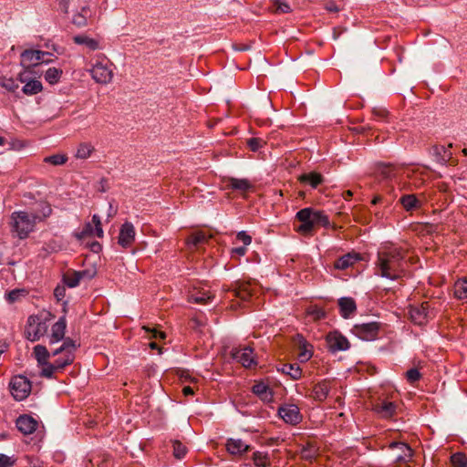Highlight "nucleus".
<instances>
[{
    "label": "nucleus",
    "mask_w": 467,
    "mask_h": 467,
    "mask_svg": "<svg viewBox=\"0 0 467 467\" xmlns=\"http://www.w3.org/2000/svg\"><path fill=\"white\" fill-rule=\"evenodd\" d=\"M273 13L287 14L291 12L290 5L284 0H274L271 7Z\"/></svg>",
    "instance_id": "nucleus-43"
},
{
    "label": "nucleus",
    "mask_w": 467,
    "mask_h": 467,
    "mask_svg": "<svg viewBox=\"0 0 467 467\" xmlns=\"http://www.w3.org/2000/svg\"><path fill=\"white\" fill-rule=\"evenodd\" d=\"M16 426L21 433L29 435L36 431L38 427V422L32 416L24 414L16 419Z\"/></svg>",
    "instance_id": "nucleus-15"
},
{
    "label": "nucleus",
    "mask_w": 467,
    "mask_h": 467,
    "mask_svg": "<svg viewBox=\"0 0 467 467\" xmlns=\"http://www.w3.org/2000/svg\"><path fill=\"white\" fill-rule=\"evenodd\" d=\"M301 183L308 184L312 188H317L323 182V177L317 172L304 173L299 177Z\"/></svg>",
    "instance_id": "nucleus-33"
},
{
    "label": "nucleus",
    "mask_w": 467,
    "mask_h": 467,
    "mask_svg": "<svg viewBox=\"0 0 467 467\" xmlns=\"http://www.w3.org/2000/svg\"><path fill=\"white\" fill-rule=\"evenodd\" d=\"M252 391L265 402H271L273 400V391L269 386L264 382L255 383L252 388Z\"/></svg>",
    "instance_id": "nucleus-24"
},
{
    "label": "nucleus",
    "mask_w": 467,
    "mask_h": 467,
    "mask_svg": "<svg viewBox=\"0 0 467 467\" xmlns=\"http://www.w3.org/2000/svg\"><path fill=\"white\" fill-rule=\"evenodd\" d=\"M45 56H50V54L40 50H25L21 54V64L27 67L37 66L46 61Z\"/></svg>",
    "instance_id": "nucleus-13"
},
{
    "label": "nucleus",
    "mask_w": 467,
    "mask_h": 467,
    "mask_svg": "<svg viewBox=\"0 0 467 467\" xmlns=\"http://www.w3.org/2000/svg\"><path fill=\"white\" fill-rule=\"evenodd\" d=\"M359 258L360 257L358 254L348 253L338 258L335 262L334 266L337 269L345 270L353 265L358 260H359Z\"/></svg>",
    "instance_id": "nucleus-31"
},
{
    "label": "nucleus",
    "mask_w": 467,
    "mask_h": 467,
    "mask_svg": "<svg viewBox=\"0 0 467 467\" xmlns=\"http://www.w3.org/2000/svg\"><path fill=\"white\" fill-rule=\"evenodd\" d=\"M231 357L245 368H252L256 365L254 350L250 347L233 348Z\"/></svg>",
    "instance_id": "nucleus-10"
},
{
    "label": "nucleus",
    "mask_w": 467,
    "mask_h": 467,
    "mask_svg": "<svg viewBox=\"0 0 467 467\" xmlns=\"http://www.w3.org/2000/svg\"><path fill=\"white\" fill-rule=\"evenodd\" d=\"M16 296H17V292L16 291H12L8 294V299L13 302L16 300Z\"/></svg>",
    "instance_id": "nucleus-63"
},
{
    "label": "nucleus",
    "mask_w": 467,
    "mask_h": 467,
    "mask_svg": "<svg viewBox=\"0 0 467 467\" xmlns=\"http://www.w3.org/2000/svg\"><path fill=\"white\" fill-rule=\"evenodd\" d=\"M330 390V382L328 380H323L316 384L313 388L312 396L316 400H325Z\"/></svg>",
    "instance_id": "nucleus-26"
},
{
    "label": "nucleus",
    "mask_w": 467,
    "mask_h": 467,
    "mask_svg": "<svg viewBox=\"0 0 467 467\" xmlns=\"http://www.w3.org/2000/svg\"><path fill=\"white\" fill-rule=\"evenodd\" d=\"M90 248L93 252H99L100 250V244L98 242H93L90 244Z\"/></svg>",
    "instance_id": "nucleus-62"
},
{
    "label": "nucleus",
    "mask_w": 467,
    "mask_h": 467,
    "mask_svg": "<svg viewBox=\"0 0 467 467\" xmlns=\"http://www.w3.org/2000/svg\"><path fill=\"white\" fill-rule=\"evenodd\" d=\"M278 370L290 376L292 379H298L302 375V370L297 364H283Z\"/></svg>",
    "instance_id": "nucleus-38"
},
{
    "label": "nucleus",
    "mask_w": 467,
    "mask_h": 467,
    "mask_svg": "<svg viewBox=\"0 0 467 467\" xmlns=\"http://www.w3.org/2000/svg\"><path fill=\"white\" fill-rule=\"evenodd\" d=\"M296 218L300 222L295 230L304 236L313 235V232L317 226L327 227L329 220L323 212L312 208H304L296 213Z\"/></svg>",
    "instance_id": "nucleus-2"
},
{
    "label": "nucleus",
    "mask_w": 467,
    "mask_h": 467,
    "mask_svg": "<svg viewBox=\"0 0 467 467\" xmlns=\"http://www.w3.org/2000/svg\"><path fill=\"white\" fill-rule=\"evenodd\" d=\"M317 450L315 447L308 445L307 447L303 448L301 451V456L303 459L311 461L316 457Z\"/></svg>",
    "instance_id": "nucleus-52"
},
{
    "label": "nucleus",
    "mask_w": 467,
    "mask_h": 467,
    "mask_svg": "<svg viewBox=\"0 0 467 467\" xmlns=\"http://www.w3.org/2000/svg\"><path fill=\"white\" fill-rule=\"evenodd\" d=\"M340 314L344 318H349L357 310L356 302L352 297H341L338 299Z\"/></svg>",
    "instance_id": "nucleus-23"
},
{
    "label": "nucleus",
    "mask_w": 467,
    "mask_h": 467,
    "mask_svg": "<svg viewBox=\"0 0 467 467\" xmlns=\"http://www.w3.org/2000/svg\"><path fill=\"white\" fill-rule=\"evenodd\" d=\"M94 235L99 238L103 237V229L101 221L99 215L94 214L92 216V223H87L83 226V229L80 232L75 233L74 236L78 241H83L88 237H93Z\"/></svg>",
    "instance_id": "nucleus-9"
},
{
    "label": "nucleus",
    "mask_w": 467,
    "mask_h": 467,
    "mask_svg": "<svg viewBox=\"0 0 467 467\" xmlns=\"http://www.w3.org/2000/svg\"><path fill=\"white\" fill-rule=\"evenodd\" d=\"M227 451L232 455H243L251 450V446L241 439L230 438L225 444Z\"/></svg>",
    "instance_id": "nucleus-17"
},
{
    "label": "nucleus",
    "mask_w": 467,
    "mask_h": 467,
    "mask_svg": "<svg viewBox=\"0 0 467 467\" xmlns=\"http://www.w3.org/2000/svg\"><path fill=\"white\" fill-rule=\"evenodd\" d=\"M232 291L235 297L245 301L253 296L254 287L250 282H236Z\"/></svg>",
    "instance_id": "nucleus-21"
},
{
    "label": "nucleus",
    "mask_w": 467,
    "mask_h": 467,
    "mask_svg": "<svg viewBox=\"0 0 467 467\" xmlns=\"http://www.w3.org/2000/svg\"><path fill=\"white\" fill-rule=\"evenodd\" d=\"M246 143L251 150L256 151L261 149L265 142L261 138H250L247 140Z\"/></svg>",
    "instance_id": "nucleus-51"
},
{
    "label": "nucleus",
    "mask_w": 467,
    "mask_h": 467,
    "mask_svg": "<svg viewBox=\"0 0 467 467\" xmlns=\"http://www.w3.org/2000/svg\"><path fill=\"white\" fill-rule=\"evenodd\" d=\"M278 414L286 422L292 425L301 420L299 408L295 404H285L278 409Z\"/></svg>",
    "instance_id": "nucleus-14"
},
{
    "label": "nucleus",
    "mask_w": 467,
    "mask_h": 467,
    "mask_svg": "<svg viewBox=\"0 0 467 467\" xmlns=\"http://www.w3.org/2000/svg\"><path fill=\"white\" fill-rule=\"evenodd\" d=\"M389 448L394 451L396 463L410 467V464L413 462L414 451L409 444L393 441L389 444Z\"/></svg>",
    "instance_id": "nucleus-5"
},
{
    "label": "nucleus",
    "mask_w": 467,
    "mask_h": 467,
    "mask_svg": "<svg viewBox=\"0 0 467 467\" xmlns=\"http://www.w3.org/2000/svg\"><path fill=\"white\" fill-rule=\"evenodd\" d=\"M182 393L185 396L192 395L194 393L193 389L190 386H186L182 389Z\"/></svg>",
    "instance_id": "nucleus-61"
},
{
    "label": "nucleus",
    "mask_w": 467,
    "mask_h": 467,
    "mask_svg": "<svg viewBox=\"0 0 467 467\" xmlns=\"http://www.w3.org/2000/svg\"><path fill=\"white\" fill-rule=\"evenodd\" d=\"M210 237L211 235H207L204 232H196L188 237L186 244L189 247H198L199 245L205 244Z\"/></svg>",
    "instance_id": "nucleus-36"
},
{
    "label": "nucleus",
    "mask_w": 467,
    "mask_h": 467,
    "mask_svg": "<svg viewBox=\"0 0 467 467\" xmlns=\"http://www.w3.org/2000/svg\"><path fill=\"white\" fill-rule=\"evenodd\" d=\"M312 354L309 350H307L306 348L301 350L299 353V358L301 360H308L311 358Z\"/></svg>",
    "instance_id": "nucleus-57"
},
{
    "label": "nucleus",
    "mask_w": 467,
    "mask_h": 467,
    "mask_svg": "<svg viewBox=\"0 0 467 467\" xmlns=\"http://www.w3.org/2000/svg\"><path fill=\"white\" fill-rule=\"evenodd\" d=\"M400 168L390 163H379L377 166V172L379 173L383 179L390 180L395 178L400 172Z\"/></svg>",
    "instance_id": "nucleus-27"
},
{
    "label": "nucleus",
    "mask_w": 467,
    "mask_h": 467,
    "mask_svg": "<svg viewBox=\"0 0 467 467\" xmlns=\"http://www.w3.org/2000/svg\"><path fill=\"white\" fill-rule=\"evenodd\" d=\"M73 41L78 45H83L89 50H97L99 48V42L92 37L86 35H78L73 37Z\"/></svg>",
    "instance_id": "nucleus-34"
},
{
    "label": "nucleus",
    "mask_w": 467,
    "mask_h": 467,
    "mask_svg": "<svg viewBox=\"0 0 467 467\" xmlns=\"http://www.w3.org/2000/svg\"><path fill=\"white\" fill-rule=\"evenodd\" d=\"M379 326L377 322L357 324L353 327V333L363 340L376 338Z\"/></svg>",
    "instance_id": "nucleus-12"
},
{
    "label": "nucleus",
    "mask_w": 467,
    "mask_h": 467,
    "mask_svg": "<svg viewBox=\"0 0 467 467\" xmlns=\"http://www.w3.org/2000/svg\"><path fill=\"white\" fill-rule=\"evenodd\" d=\"M62 70L57 67H50L45 73V79L49 84H56L58 82L61 78Z\"/></svg>",
    "instance_id": "nucleus-44"
},
{
    "label": "nucleus",
    "mask_w": 467,
    "mask_h": 467,
    "mask_svg": "<svg viewBox=\"0 0 467 467\" xmlns=\"http://www.w3.org/2000/svg\"><path fill=\"white\" fill-rule=\"evenodd\" d=\"M328 349L335 353L337 351L348 350L350 347L348 340L339 332H329L326 337Z\"/></svg>",
    "instance_id": "nucleus-11"
},
{
    "label": "nucleus",
    "mask_w": 467,
    "mask_h": 467,
    "mask_svg": "<svg viewBox=\"0 0 467 467\" xmlns=\"http://www.w3.org/2000/svg\"><path fill=\"white\" fill-rule=\"evenodd\" d=\"M73 363V357L71 355H68L67 358H65L63 360V363L61 364H53L48 363L47 364H41L43 367L40 375L45 378H52L54 373L59 370H62L65 367L70 365Z\"/></svg>",
    "instance_id": "nucleus-20"
},
{
    "label": "nucleus",
    "mask_w": 467,
    "mask_h": 467,
    "mask_svg": "<svg viewBox=\"0 0 467 467\" xmlns=\"http://www.w3.org/2000/svg\"><path fill=\"white\" fill-rule=\"evenodd\" d=\"M34 356H35L36 359L37 360L38 364L41 365V364H47L50 354L45 346L36 345L34 348Z\"/></svg>",
    "instance_id": "nucleus-41"
},
{
    "label": "nucleus",
    "mask_w": 467,
    "mask_h": 467,
    "mask_svg": "<svg viewBox=\"0 0 467 467\" xmlns=\"http://www.w3.org/2000/svg\"><path fill=\"white\" fill-rule=\"evenodd\" d=\"M114 64L104 55L97 56L95 63L89 70L93 80L101 85L112 81L114 76Z\"/></svg>",
    "instance_id": "nucleus-3"
},
{
    "label": "nucleus",
    "mask_w": 467,
    "mask_h": 467,
    "mask_svg": "<svg viewBox=\"0 0 467 467\" xmlns=\"http://www.w3.org/2000/svg\"><path fill=\"white\" fill-rule=\"evenodd\" d=\"M59 5L63 9L64 13L67 14L68 12V1L67 0H60Z\"/></svg>",
    "instance_id": "nucleus-60"
},
{
    "label": "nucleus",
    "mask_w": 467,
    "mask_h": 467,
    "mask_svg": "<svg viewBox=\"0 0 467 467\" xmlns=\"http://www.w3.org/2000/svg\"><path fill=\"white\" fill-rule=\"evenodd\" d=\"M373 410L381 418L388 419L396 413L397 405L392 401L382 400L374 404Z\"/></svg>",
    "instance_id": "nucleus-18"
},
{
    "label": "nucleus",
    "mask_w": 467,
    "mask_h": 467,
    "mask_svg": "<svg viewBox=\"0 0 467 467\" xmlns=\"http://www.w3.org/2000/svg\"><path fill=\"white\" fill-rule=\"evenodd\" d=\"M90 16V9L88 6H83L81 8V11L77 13L76 15H74L73 18H72V23L78 26V27H83V26H86L88 22H87V17Z\"/></svg>",
    "instance_id": "nucleus-39"
},
{
    "label": "nucleus",
    "mask_w": 467,
    "mask_h": 467,
    "mask_svg": "<svg viewBox=\"0 0 467 467\" xmlns=\"http://www.w3.org/2000/svg\"><path fill=\"white\" fill-rule=\"evenodd\" d=\"M32 213L37 222L44 221L52 213L51 205L47 202L40 201L36 203V207Z\"/></svg>",
    "instance_id": "nucleus-28"
},
{
    "label": "nucleus",
    "mask_w": 467,
    "mask_h": 467,
    "mask_svg": "<svg viewBox=\"0 0 467 467\" xmlns=\"http://www.w3.org/2000/svg\"><path fill=\"white\" fill-rule=\"evenodd\" d=\"M16 462V460L5 454L0 453V467H12Z\"/></svg>",
    "instance_id": "nucleus-54"
},
{
    "label": "nucleus",
    "mask_w": 467,
    "mask_h": 467,
    "mask_svg": "<svg viewBox=\"0 0 467 467\" xmlns=\"http://www.w3.org/2000/svg\"><path fill=\"white\" fill-rule=\"evenodd\" d=\"M400 202L407 212H412L421 207V201L414 194H405L400 197Z\"/></svg>",
    "instance_id": "nucleus-29"
},
{
    "label": "nucleus",
    "mask_w": 467,
    "mask_h": 467,
    "mask_svg": "<svg viewBox=\"0 0 467 467\" xmlns=\"http://www.w3.org/2000/svg\"><path fill=\"white\" fill-rule=\"evenodd\" d=\"M213 296L210 291H193L189 295L188 301L196 304H206Z\"/></svg>",
    "instance_id": "nucleus-35"
},
{
    "label": "nucleus",
    "mask_w": 467,
    "mask_h": 467,
    "mask_svg": "<svg viewBox=\"0 0 467 467\" xmlns=\"http://www.w3.org/2000/svg\"><path fill=\"white\" fill-rule=\"evenodd\" d=\"M75 350H76L75 342L71 338L67 337L64 340L62 346L53 352V356H57L60 353H65V358H67L68 355H71L74 359L75 358V355H74Z\"/></svg>",
    "instance_id": "nucleus-37"
},
{
    "label": "nucleus",
    "mask_w": 467,
    "mask_h": 467,
    "mask_svg": "<svg viewBox=\"0 0 467 467\" xmlns=\"http://www.w3.org/2000/svg\"><path fill=\"white\" fill-rule=\"evenodd\" d=\"M226 186L240 192H246L253 187L252 183L247 179L237 178H229L226 181Z\"/></svg>",
    "instance_id": "nucleus-30"
},
{
    "label": "nucleus",
    "mask_w": 467,
    "mask_h": 467,
    "mask_svg": "<svg viewBox=\"0 0 467 467\" xmlns=\"http://www.w3.org/2000/svg\"><path fill=\"white\" fill-rule=\"evenodd\" d=\"M405 252L400 248H389L378 253L376 274L390 280H399L406 275Z\"/></svg>",
    "instance_id": "nucleus-1"
},
{
    "label": "nucleus",
    "mask_w": 467,
    "mask_h": 467,
    "mask_svg": "<svg viewBox=\"0 0 467 467\" xmlns=\"http://www.w3.org/2000/svg\"><path fill=\"white\" fill-rule=\"evenodd\" d=\"M0 85L8 91L15 92L18 88V83L13 78H4L0 81Z\"/></svg>",
    "instance_id": "nucleus-50"
},
{
    "label": "nucleus",
    "mask_w": 467,
    "mask_h": 467,
    "mask_svg": "<svg viewBox=\"0 0 467 467\" xmlns=\"http://www.w3.org/2000/svg\"><path fill=\"white\" fill-rule=\"evenodd\" d=\"M173 455L177 459H182L187 453V448L179 441L172 442Z\"/></svg>",
    "instance_id": "nucleus-48"
},
{
    "label": "nucleus",
    "mask_w": 467,
    "mask_h": 467,
    "mask_svg": "<svg viewBox=\"0 0 467 467\" xmlns=\"http://www.w3.org/2000/svg\"><path fill=\"white\" fill-rule=\"evenodd\" d=\"M454 295L458 299L467 298V278L458 280L454 284Z\"/></svg>",
    "instance_id": "nucleus-42"
},
{
    "label": "nucleus",
    "mask_w": 467,
    "mask_h": 467,
    "mask_svg": "<svg viewBox=\"0 0 467 467\" xmlns=\"http://www.w3.org/2000/svg\"><path fill=\"white\" fill-rule=\"evenodd\" d=\"M95 150L94 146L89 142H82L78 145L76 152V158L78 159H88L90 157L92 152Z\"/></svg>",
    "instance_id": "nucleus-40"
},
{
    "label": "nucleus",
    "mask_w": 467,
    "mask_h": 467,
    "mask_svg": "<svg viewBox=\"0 0 467 467\" xmlns=\"http://www.w3.org/2000/svg\"><path fill=\"white\" fill-rule=\"evenodd\" d=\"M65 287L64 286H57L54 290V296L57 300H62L65 296Z\"/></svg>",
    "instance_id": "nucleus-56"
},
{
    "label": "nucleus",
    "mask_w": 467,
    "mask_h": 467,
    "mask_svg": "<svg viewBox=\"0 0 467 467\" xmlns=\"http://www.w3.org/2000/svg\"><path fill=\"white\" fill-rule=\"evenodd\" d=\"M34 214L24 211L14 212L11 215L12 230L20 239H26L36 224Z\"/></svg>",
    "instance_id": "nucleus-4"
},
{
    "label": "nucleus",
    "mask_w": 467,
    "mask_h": 467,
    "mask_svg": "<svg viewBox=\"0 0 467 467\" xmlns=\"http://www.w3.org/2000/svg\"><path fill=\"white\" fill-rule=\"evenodd\" d=\"M236 239L244 244V246H247L252 242V237L247 234L244 231L239 232L236 235Z\"/></svg>",
    "instance_id": "nucleus-55"
},
{
    "label": "nucleus",
    "mask_w": 467,
    "mask_h": 467,
    "mask_svg": "<svg viewBox=\"0 0 467 467\" xmlns=\"http://www.w3.org/2000/svg\"><path fill=\"white\" fill-rule=\"evenodd\" d=\"M421 375L417 368H410L406 372V378L409 382L414 383L420 379Z\"/></svg>",
    "instance_id": "nucleus-53"
},
{
    "label": "nucleus",
    "mask_w": 467,
    "mask_h": 467,
    "mask_svg": "<svg viewBox=\"0 0 467 467\" xmlns=\"http://www.w3.org/2000/svg\"><path fill=\"white\" fill-rule=\"evenodd\" d=\"M451 462L454 467H465L467 465V457L464 453L456 452L451 456Z\"/></svg>",
    "instance_id": "nucleus-47"
},
{
    "label": "nucleus",
    "mask_w": 467,
    "mask_h": 467,
    "mask_svg": "<svg viewBox=\"0 0 467 467\" xmlns=\"http://www.w3.org/2000/svg\"><path fill=\"white\" fill-rule=\"evenodd\" d=\"M451 147V144L446 148L443 145H436L432 148L433 154L436 158L437 162L441 164H446L450 159L451 158V152L449 148Z\"/></svg>",
    "instance_id": "nucleus-32"
},
{
    "label": "nucleus",
    "mask_w": 467,
    "mask_h": 467,
    "mask_svg": "<svg viewBox=\"0 0 467 467\" xmlns=\"http://www.w3.org/2000/svg\"><path fill=\"white\" fill-rule=\"evenodd\" d=\"M135 240V228L130 222H125L119 230L118 243L123 248H127L132 244Z\"/></svg>",
    "instance_id": "nucleus-16"
},
{
    "label": "nucleus",
    "mask_w": 467,
    "mask_h": 467,
    "mask_svg": "<svg viewBox=\"0 0 467 467\" xmlns=\"http://www.w3.org/2000/svg\"><path fill=\"white\" fill-rule=\"evenodd\" d=\"M66 327L67 321L65 317H62L52 326L49 343L54 344L63 339L66 332Z\"/></svg>",
    "instance_id": "nucleus-22"
},
{
    "label": "nucleus",
    "mask_w": 467,
    "mask_h": 467,
    "mask_svg": "<svg viewBox=\"0 0 467 467\" xmlns=\"http://www.w3.org/2000/svg\"><path fill=\"white\" fill-rule=\"evenodd\" d=\"M247 249H246V246H240V247H236L233 250V253L240 255V256H243L245 254Z\"/></svg>",
    "instance_id": "nucleus-59"
},
{
    "label": "nucleus",
    "mask_w": 467,
    "mask_h": 467,
    "mask_svg": "<svg viewBox=\"0 0 467 467\" xmlns=\"http://www.w3.org/2000/svg\"><path fill=\"white\" fill-rule=\"evenodd\" d=\"M253 461L254 465L257 467H266L270 464L267 453H263L261 451H255L254 453Z\"/></svg>",
    "instance_id": "nucleus-45"
},
{
    "label": "nucleus",
    "mask_w": 467,
    "mask_h": 467,
    "mask_svg": "<svg viewBox=\"0 0 467 467\" xmlns=\"http://www.w3.org/2000/svg\"><path fill=\"white\" fill-rule=\"evenodd\" d=\"M430 307L429 302H423L419 306H410L408 314L411 322L419 326L426 324L433 317Z\"/></svg>",
    "instance_id": "nucleus-7"
},
{
    "label": "nucleus",
    "mask_w": 467,
    "mask_h": 467,
    "mask_svg": "<svg viewBox=\"0 0 467 467\" xmlns=\"http://www.w3.org/2000/svg\"><path fill=\"white\" fill-rule=\"evenodd\" d=\"M47 323L40 321L39 317L30 316L27 319L26 337L32 342L37 341L47 333Z\"/></svg>",
    "instance_id": "nucleus-8"
},
{
    "label": "nucleus",
    "mask_w": 467,
    "mask_h": 467,
    "mask_svg": "<svg viewBox=\"0 0 467 467\" xmlns=\"http://www.w3.org/2000/svg\"><path fill=\"white\" fill-rule=\"evenodd\" d=\"M306 314L313 320H319L325 317V311L317 306H311L307 309Z\"/></svg>",
    "instance_id": "nucleus-49"
},
{
    "label": "nucleus",
    "mask_w": 467,
    "mask_h": 467,
    "mask_svg": "<svg viewBox=\"0 0 467 467\" xmlns=\"http://www.w3.org/2000/svg\"><path fill=\"white\" fill-rule=\"evenodd\" d=\"M143 328L146 329L147 331H151L152 332V337H155V338H157V337L164 338L165 337V334L163 332L158 331L156 329L150 330L146 327H143Z\"/></svg>",
    "instance_id": "nucleus-58"
},
{
    "label": "nucleus",
    "mask_w": 467,
    "mask_h": 467,
    "mask_svg": "<svg viewBox=\"0 0 467 467\" xmlns=\"http://www.w3.org/2000/svg\"><path fill=\"white\" fill-rule=\"evenodd\" d=\"M353 195V192L350 190H348L343 192V197L348 200Z\"/></svg>",
    "instance_id": "nucleus-64"
},
{
    "label": "nucleus",
    "mask_w": 467,
    "mask_h": 467,
    "mask_svg": "<svg viewBox=\"0 0 467 467\" xmlns=\"http://www.w3.org/2000/svg\"><path fill=\"white\" fill-rule=\"evenodd\" d=\"M88 277L91 278L92 275H89L88 271H74L67 273L64 275V282L68 287H76L78 285L81 279Z\"/></svg>",
    "instance_id": "nucleus-25"
},
{
    "label": "nucleus",
    "mask_w": 467,
    "mask_h": 467,
    "mask_svg": "<svg viewBox=\"0 0 467 467\" xmlns=\"http://www.w3.org/2000/svg\"><path fill=\"white\" fill-rule=\"evenodd\" d=\"M10 390L15 400H23L31 392V382L25 376H15L10 381Z\"/></svg>",
    "instance_id": "nucleus-6"
},
{
    "label": "nucleus",
    "mask_w": 467,
    "mask_h": 467,
    "mask_svg": "<svg viewBox=\"0 0 467 467\" xmlns=\"http://www.w3.org/2000/svg\"><path fill=\"white\" fill-rule=\"evenodd\" d=\"M67 161V157L65 154H54L47 156L44 159L46 163H49L55 166L62 165Z\"/></svg>",
    "instance_id": "nucleus-46"
},
{
    "label": "nucleus",
    "mask_w": 467,
    "mask_h": 467,
    "mask_svg": "<svg viewBox=\"0 0 467 467\" xmlns=\"http://www.w3.org/2000/svg\"><path fill=\"white\" fill-rule=\"evenodd\" d=\"M19 80L20 82L25 83L22 91L24 94L27 96L38 94L43 89V85L41 81L37 79L27 80V78L25 76V73L19 74Z\"/></svg>",
    "instance_id": "nucleus-19"
}]
</instances>
